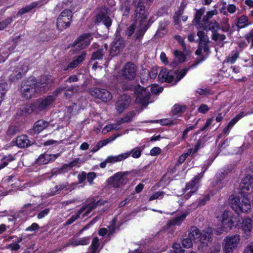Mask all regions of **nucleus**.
Returning <instances> with one entry per match:
<instances>
[{"mask_svg":"<svg viewBox=\"0 0 253 253\" xmlns=\"http://www.w3.org/2000/svg\"><path fill=\"white\" fill-rule=\"evenodd\" d=\"M140 79L142 83H145L151 80L150 72L147 69H142L140 73Z\"/></svg>","mask_w":253,"mask_h":253,"instance_id":"e433bc0d","label":"nucleus"},{"mask_svg":"<svg viewBox=\"0 0 253 253\" xmlns=\"http://www.w3.org/2000/svg\"><path fill=\"white\" fill-rule=\"evenodd\" d=\"M165 193L162 191H158L156 193H155L154 194H153L149 198V201H152L154 200H156L157 199H162Z\"/></svg>","mask_w":253,"mask_h":253,"instance_id":"603ef678","label":"nucleus"},{"mask_svg":"<svg viewBox=\"0 0 253 253\" xmlns=\"http://www.w3.org/2000/svg\"><path fill=\"white\" fill-rule=\"evenodd\" d=\"M128 152L129 153V155L132 154V157L133 158H138L141 156L142 149L140 147H136Z\"/></svg>","mask_w":253,"mask_h":253,"instance_id":"c03bdc74","label":"nucleus"},{"mask_svg":"<svg viewBox=\"0 0 253 253\" xmlns=\"http://www.w3.org/2000/svg\"><path fill=\"white\" fill-rule=\"evenodd\" d=\"M55 78L51 75L43 76L40 82L37 83L38 89L40 92H45L54 83Z\"/></svg>","mask_w":253,"mask_h":253,"instance_id":"9b49d317","label":"nucleus"},{"mask_svg":"<svg viewBox=\"0 0 253 253\" xmlns=\"http://www.w3.org/2000/svg\"><path fill=\"white\" fill-rule=\"evenodd\" d=\"M129 156V152H126L116 156H109L106 158L108 163L113 164L121 162Z\"/></svg>","mask_w":253,"mask_h":253,"instance_id":"412c9836","label":"nucleus"},{"mask_svg":"<svg viewBox=\"0 0 253 253\" xmlns=\"http://www.w3.org/2000/svg\"><path fill=\"white\" fill-rule=\"evenodd\" d=\"M132 5L135 8L136 17H138L136 19L137 24L138 23V29L134 35L135 40H138L143 36L148 28L146 23L147 16L144 14L143 0H133Z\"/></svg>","mask_w":253,"mask_h":253,"instance_id":"f257e3e1","label":"nucleus"},{"mask_svg":"<svg viewBox=\"0 0 253 253\" xmlns=\"http://www.w3.org/2000/svg\"><path fill=\"white\" fill-rule=\"evenodd\" d=\"M16 145L20 148H24L29 145V141L25 135L18 136L15 141Z\"/></svg>","mask_w":253,"mask_h":253,"instance_id":"c756f323","label":"nucleus"},{"mask_svg":"<svg viewBox=\"0 0 253 253\" xmlns=\"http://www.w3.org/2000/svg\"><path fill=\"white\" fill-rule=\"evenodd\" d=\"M130 102L129 96L123 94L121 95L117 99L115 104V109L119 113H122L128 106Z\"/></svg>","mask_w":253,"mask_h":253,"instance_id":"f8f14e48","label":"nucleus"},{"mask_svg":"<svg viewBox=\"0 0 253 253\" xmlns=\"http://www.w3.org/2000/svg\"><path fill=\"white\" fill-rule=\"evenodd\" d=\"M203 14V11L202 10H199L197 11L195 16V21L197 24L200 23V20Z\"/></svg>","mask_w":253,"mask_h":253,"instance_id":"0e129e2a","label":"nucleus"},{"mask_svg":"<svg viewBox=\"0 0 253 253\" xmlns=\"http://www.w3.org/2000/svg\"><path fill=\"white\" fill-rule=\"evenodd\" d=\"M137 23L135 21V22L133 24H132L131 25H130L127 29L126 31V35L128 37H130L132 34L134 33L135 28L136 26Z\"/></svg>","mask_w":253,"mask_h":253,"instance_id":"6e6d98bb","label":"nucleus"},{"mask_svg":"<svg viewBox=\"0 0 253 253\" xmlns=\"http://www.w3.org/2000/svg\"><path fill=\"white\" fill-rule=\"evenodd\" d=\"M42 4L41 2L38 1V2H34L31 3L30 5H27L25 6V7L22 8L20 9L19 11L17 13L18 15H22L30 10H31L34 8L37 7V6H41Z\"/></svg>","mask_w":253,"mask_h":253,"instance_id":"c85d7f7f","label":"nucleus"},{"mask_svg":"<svg viewBox=\"0 0 253 253\" xmlns=\"http://www.w3.org/2000/svg\"><path fill=\"white\" fill-rule=\"evenodd\" d=\"M222 225L225 229H231L234 221L232 219V214L228 211H225L222 213Z\"/></svg>","mask_w":253,"mask_h":253,"instance_id":"f3484780","label":"nucleus"},{"mask_svg":"<svg viewBox=\"0 0 253 253\" xmlns=\"http://www.w3.org/2000/svg\"><path fill=\"white\" fill-rule=\"evenodd\" d=\"M241 241V237L239 235L235 234L226 236L222 243V251L223 253H233L238 247Z\"/></svg>","mask_w":253,"mask_h":253,"instance_id":"39448f33","label":"nucleus"},{"mask_svg":"<svg viewBox=\"0 0 253 253\" xmlns=\"http://www.w3.org/2000/svg\"><path fill=\"white\" fill-rule=\"evenodd\" d=\"M23 111L27 114H30L34 111L38 112L35 107V102L34 104L26 105L24 107Z\"/></svg>","mask_w":253,"mask_h":253,"instance_id":"a18cd8bd","label":"nucleus"},{"mask_svg":"<svg viewBox=\"0 0 253 253\" xmlns=\"http://www.w3.org/2000/svg\"><path fill=\"white\" fill-rule=\"evenodd\" d=\"M85 56L86 53L84 52H82L76 58L69 62L67 66L66 67L65 66L64 70L65 71H71L75 68L84 60Z\"/></svg>","mask_w":253,"mask_h":253,"instance_id":"6ab92c4d","label":"nucleus"},{"mask_svg":"<svg viewBox=\"0 0 253 253\" xmlns=\"http://www.w3.org/2000/svg\"><path fill=\"white\" fill-rule=\"evenodd\" d=\"M158 78L160 82L170 83L174 78L173 72L169 71L167 69H163L158 75Z\"/></svg>","mask_w":253,"mask_h":253,"instance_id":"aec40b11","label":"nucleus"},{"mask_svg":"<svg viewBox=\"0 0 253 253\" xmlns=\"http://www.w3.org/2000/svg\"><path fill=\"white\" fill-rule=\"evenodd\" d=\"M217 14V11L216 9L208 11L207 13V14L203 17V20L204 22H207L210 19H211L213 15H215Z\"/></svg>","mask_w":253,"mask_h":253,"instance_id":"8fccbe9b","label":"nucleus"},{"mask_svg":"<svg viewBox=\"0 0 253 253\" xmlns=\"http://www.w3.org/2000/svg\"><path fill=\"white\" fill-rule=\"evenodd\" d=\"M151 90L152 92H153V93L157 94L163 91V87L159 86L157 85L154 84L152 85L151 87Z\"/></svg>","mask_w":253,"mask_h":253,"instance_id":"680f3d73","label":"nucleus"},{"mask_svg":"<svg viewBox=\"0 0 253 253\" xmlns=\"http://www.w3.org/2000/svg\"><path fill=\"white\" fill-rule=\"evenodd\" d=\"M220 29H221L223 32L228 33V35H231V28L230 25L229 23V19L227 17H225L220 22Z\"/></svg>","mask_w":253,"mask_h":253,"instance_id":"393cba45","label":"nucleus"},{"mask_svg":"<svg viewBox=\"0 0 253 253\" xmlns=\"http://www.w3.org/2000/svg\"><path fill=\"white\" fill-rule=\"evenodd\" d=\"M115 225V219H114L111 222V224L108 227V229H109L108 236H112L113 234V233L115 232V231L116 229Z\"/></svg>","mask_w":253,"mask_h":253,"instance_id":"bf43d9fd","label":"nucleus"},{"mask_svg":"<svg viewBox=\"0 0 253 253\" xmlns=\"http://www.w3.org/2000/svg\"><path fill=\"white\" fill-rule=\"evenodd\" d=\"M242 228L246 232L249 233L251 232L252 228V221L250 218L247 217L243 219Z\"/></svg>","mask_w":253,"mask_h":253,"instance_id":"473e14b6","label":"nucleus"},{"mask_svg":"<svg viewBox=\"0 0 253 253\" xmlns=\"http://www.w3.org/2000/svg\"><path fill=\"white\" fill-rule=\"evenodd\" d=\"M85 211V207H82L79 211H78V213L76 215H72L70 218L68 219L66 222L67 224H70L72 223L74 221H75L76 219H77L79 217L80 214L83 212Z\"/></svg>","mask_w":253,"mask_h":253,"instance_id":"58836bf2","label":"nucleus"},{"mask_svg":"<svg viewBox=\"0 0 253 253\" xmlns=\"http://www.w3.org/2000/svg\"><path fill=\"white\" fill-rule=\"evenodd\" d=\"M209 29L213 33L217 31V29H220V25L216 20H213L210 22L209 24Z\"/></svg>","mask_w":253,"mask_h":253,"instance_id":"a19ab883","label":"nucleus"},{"mask_svg":"<svg viewBox=\"0 0 253 253\" xmlns=\"http://www.w3.org/2000/svg\"><path fill=\"white\" fill-rule=\"evenodd\" d=\"M55 100V97L49 95L45 98H41L35 102V107L37 111H42L45 110L49 106L51 105Z\"/></svg>","mask_w":253,"mask_h":253,"instance_id":"ddd939ff","label":"nucleus"},{"mask_svg":"<svg viewBox=\"0 0 253 253\" xmlns=\"http://www.w3.org/2000/svg\"><path fill=\"white\" fill-rule=\"evenodd\" d=\"M103 55V50L99 49L96 52H94L92 53L91 58L92 59H100L102 58Z\"/></svg>","mask_w":253,"mask_h":253,"instance_id":"5fc2aeb1","label":"nucleus"},{"mask_svg":"<svg viewBox=\"0 0 253 253\" xmlns=\"http://www.w3.org/2000/svg\"><path fill=\"white\" fill-rule=\"evenodd\" d=\"M125 46V43L123 39L121 37H117L113 41L111 52L113 55H116L121 51Z\"/></svg>","mask_w":253,"mask_h":253,"instance_id":"dca6fc26","label":"nucleus"},{"mask_svg":"<svg viewBox=\"0 0 253 253\" xmlns=\"http://www.w3.org/2000/svg\"><path fill=\"white\" fill-rule=\"evenodd\" d=\"M188 237L191 238L195 243H200L201 245L199 249L207 247L208 243L212 239V230L210 228H207L201 232L196 226H192L188 231Z\"/></svg>","mask_w":253,"mask_h":253,"instance_id":"f03ea898","label":"nucleus"},{"mask_svg":"<svg viewBox=\"0 0 253 253\" xmlns=\"http://www.w3.org/2000/svg\"><path fill=\"white\" fill-rule=\"evenodd\" d=\"M135 115V113L134 112L128 113L125 117L121 119L120 121V123H128L130 122Z\"/></svg>","mask_w":253,"mask_h":253,"instance_id":"79ce46f5","label":"nucleus"},{"mask_svg":"<svg viewBox=\"0 0 253 253\" xmlns=\"http://www.w3.org/2000/svg\"><path fill=\"white\" fill-rule=\"evenodd\" d=\"M96 173L94 172H91L87 174V179L90 184L93 183V180L96 177Z\"/></svg>","mask_w":253,"mask_h":253,"instance_id":"338daca9","label":"nucleus"},{"mask_svg":"<svg viewBox=\"0 0 253 253\" xmlns=\"http://www.w3.org/2000/svg\"><path fill=\"white\" fill-rule=\"evenodd\" d=\"M250 23L249 22L248 18L246 15H242L241 17L237 18V26L239 28H244L245 27L249 25Z\"/></svg>","mask_w":253,"mask_h":253,"instance_id":"7c9ffc66","label":"nucleus"},{"mask_svg":"<svg viewBox=\"0 0 253 253\" xmlns=\"http://www.w3.org/2000/svg\"><path fill=\"white\" fill-rule=\"evenodd\" d=\"M193 241L191 238L188 237L187 238L184 239L182 241V244L184 248H190L193 245Z\"/></svg>","mask_w":253,"mask_h":253,"instance_id":"3c124183","label":"nucleus"},{"mask_svg":"<svg viewBox=\"0 0 253 253\" xmlns=\"http://www.w3.org/2000/svg\"><path fill=\"white\" fill-rule=\"evenodd\" d=\"M100 201H98L95 202V201H93L90 204L86 205L83 207H85V210L86 209V211L84 214V216H85L87 215L93 209H95L97 205L99 204Z\"/></svg>","mask_w":253,"mask_h":253,"instance_id":"c9c22d12","label":"nucleus"},{"mask_svg":"<svg viewBox=\"0 0 253 253\" xmlns=\"http://www.w3.org/2000/svg\"><path fill=\"white\" fill-rule=\"evenodd\" d=\"M99 243V240L97 237H95L93 238L92 244L91 245V250L92 251H94L96 252L98 248Z\"/></svg>","mask_w":253,"mask_h":253,"instance_id":"4d7b16f0","label":"nucleus"},{"mask_svg":"<svg viewBox=\"0 0 253 253\" xmlns=\"http://www.w3.org/2000/svg\"><path fill=\"white\" fill-rule=\"evenodd\" d=\"M89 237H84L79 240L73 238L68 243L64 245V247H67L69 246L75 247L79 245H86L89 243Z\"/></svg>","mask_w":253,"mask_h":253,"instance_id":"4be33fe9","label":"nucleus"},{"mask_svg":"<svg viewBox=\"0 0 253 253\" xmlns=\"http://www.w3.org/2000/svg\"><path fill=\"white\" fill-rule=\"evenodd\" d=\"M205 57H202L200 59H198L195 63L191 65L188 68H184L182 70L180 71L177 75L175 79V82H178L180 79H181L186 74L188 70L192 67H194L197 66L199 63L203 61L205 59Z\"/></svg>","mask_w":253,"mask_h":253,"instance_id":"b1692460","label":"nucleus"},{"mask_svg":"<svg viewBox=\"0 0 253 253\" xmlns=\"http://www.w3.org/2000/svg\"><path fill=\"white\" fill-rule=\"evenodd\" d=\"M167 24L165 21L160 22L156 35L158 37L165 35L167 33Z\"/></svg>","mask_w":253,"mask_h":253,"instance_id":"f704fd0d","label":"nucleus"},{"mask_svg":"<svg viewBox=\"0 0 253 253\" xmlns=\"http://www.w3.org/2000/svg\"><path fill=\"white\" fill-rule=\"evenodd\" d=\"M92 39L91 35L85 33L80 36L74 42V48L76 50H81L87 46Z\"/></svg>","mask_w":253,"mask_h":253,"instance_id":"9d476101","label":"nucleus"},{"mask_svg":"<svg viewBox=\"0 0 253 253\" xmlns=\"http://www.w3.org/2000/svg\"><path fill=\"white\" fill-rule=\"evenodd\" d=\"M174 39L181 45L183 51H184L186 54H187L188 53L186 51V44L184 42L183 38L179 35H176L174 36Z\"/></svg>","mask_w":253,"mask_h":253,"instance_id":"de8ad7c7","label":"nucleus"},{"mask_svg":"<svg viewBox=\"0 0 253 253\" xmlns=\"http://www.w3.org/2000/svg\"><path fill=\"white\" fill-rule=\"evenodd\" d=\"M184 11V7H181L177 12H175L174 16V22L175 24L179 23V18L180 16L183 14Z\"/></svg>","mask_w":253,"mask_h":253,"instance_id":"864d4df0","label":"nucleus"},{"mask_svg":"<svg viewBox=\"0 0 253 253\" xmlns=\"http://www.w3.org/2000/svg\"><path fill=\"white\" fill-rule=\"evenodd\" d=\"M135 92L139 94L140 96L136 98L143 106L146 107L149 103L150 94L147 92L146 88L138 86L135 90Z\"/></svg>","mask_w":253,"mask_h":253,"instance_id":"4468645a","label":"nucleus"},{"mask_svg":"<svg viewBox=\"0 0 253 253\" xmlns=\"http://www.w3.org/2000/svg\"><path fill=\"white\" fill-rule=\"evenodd\" d=\"M136 66L132 63L128 62L118 72L116 76V79L119 83H125L127 81H132L136 77Z\"/></svg>","mask_w":253,"mask_h":253,"instance_id":"7ed1b4c3","label":"nucleus"},{"mask_svg":"<svg viewBox=\"0 0 253 253\" xmlns=\"http://www.w3.org/2000/svg\"><path fill=\"white\" fill-rule=\"evenodd\" d=\"M185 109V106H180L179 105H175L172 111L173 115H176L179 113H182L184 111Z\"/></svg>","mask_w":253,"mask_h":253,"instance_id":"09e8293b","label":"nucleus"},{"mask_svg":"<svg viewBox=\"0 0 253 253\" xmlns=\"http://www.w3.org/2000/svg\"><path fill=\"white\" fill-rule=\"evenodd\" d=\"M229 200L232 208L237 212L239 211L248 212L251 210L250 201L246 197L243 196L240 198L237 196L231 195Z\"/></svg>","mask_w":253,"mask_h":253,"instance_id":"20e7f679","label":"nucleus"},{"mask_svg":"<svg viewBox=\"0 0 253 253\" xmlns=\"http://www.w3.org/2000/svg\"><path fill=\"white\" fill-rule=\"evenodd\" d=\"M103 88L91 87L89 89V93L92 96L99 99V96Z\"/></svg>","mask_w":253,"mask_h":253,"instance_id":"ea45409f","label":"nucleus"},{"mask_svg":"<svg viewBox=\"0 0 253 253\" xmlns=\"http://www.w3.org/2000/svg\"><path fill=\"white\" fill-rule=\"evenodd\" d=\"M79 162V159L76 158L74 159L73 161L71 162L70 163L68 164H64L61 168L57 169L55 171L53 172L54 173H61L62 172L63 170H68L74 167H75L78 165Z\"/></svg>","mask_w":253,"mask_h":253,"instance_id":"a878e982","label":"nucleus"},{"mask_svg":"<svg viewBox=\"0 0 253 253\" xmlns=\"http://www.w3.org/2000/svg\"><path fill=\"white\" fill-rule=\"evenodd\" d=\"M246 38L248 41V42H252V47L253 46V29L246 36Z\"/></svg>","mask_w":253,"mask_h":253,"instance_id":"774afa93","label":"nucleus"},{"mask_svg":"<svg viewBox=\"0 0 253 253\" xmlns=\"http://www.w3.org/2000/svg\"><path fill=\"white\" fill-rule=\"evenodd\" d=\"M72 12L69 9L63 10L58 16L56 25L57 28L62 30L69 27L72 21Z\"/></svg>","mask_w":253,"mask_h":253,"instance_id":"6e6552de","label":"nucleus"},{"mask_svg":"<svg viewBox=\"0 0 253 253\" xmlns=\"http://www.w3.org/2000/svg\"><path fill=\"white\" fill-rule=\"evenodd\" d=\"M253 183V177L251 175H247L242 178L240 185L241 190H249L250 186Z\"/></svg>","mask_w":253,"mask_h":253,"instance_id":"5701e85b","label":"nucleus"},{"mask_svg":"<svg viewBox=\"0 0 253 253\" xmlns=\"http://www.w3.org/2000/svg\"><path fill=\"white\" fill-rule=\"evenodd\" d=\"M112 98V95L110 92L107 90L103 88L99 96V99L101 100L103 102H106L110 101Z\"/></svg>","mask_w":253,"mask_h":253,"instance_id":"72a5a7b5","label":"nucleus"},{"mask_svg":"<svg viewBox=\"0 0 253 253\" xmlns=\"http://www.w3.org/2000/svg\"><path fill=\"white\" fill-rule=\"evenodd\" d=\"M220 251V246L219 244H215L210 248L209 253H219Z\"/></svg>","mask_w":253,"mask_h":253,"instance_id":"e2e57ef3","label":"nucleus"},{"mask_svg":"<svg viewBox=\"0 0 253 253\" xmlns=\"http://www.w3.org/2000/svg\"><path fill=\"white\" fill-rule=\"evenodd\" d=\"M96 20L98 22L102 21L104 24L108 28L112 24V21L110 18L105 15L98 14L96 17Z\"/></svg>","mask_w":253,"mask_h":253,"instance_id":"2f4dec72","label":"nucleus"},{"mask_svg":"<svg viewBox=\"0 0 253 253\" xmlns=\"http://www.w3.org/2000/svg\"><path fill=\"white\" fill-rule=\"evenodd\" d=\"M172 249L175 253H184V250L182 249L180 245L177 243L173 244Z\"/></svg>","mask_w":253,"mask_h":253,"instance_id":"13d9d810","label":"nucleus"},{"mask_svg":"<svg viewBox=\"0 0 253 253\" xmlns=\"http://www.w3.org/2000/svg\"><path fill=\"white\" fill-rule=\"evenodd\" d=\"M48 125L49 124L47 122L42 120H39L34 125V130L36 133H39L47 127Z\"/></svg>","mask_w":253,"mask_h":253,"instance_id":"bb28decb","label":"nucleus"},{"mask_svg":"<svg viewBox=\"0 0 253 253\" xmlns=\"http://www.w3.org/2000/svg\"><path fill=\"white\" fill-rule=\"evenodd\" d=\"M38 89L37 84L34 80L24 81L21 87L22 96L26 99L31 98Z\"/></svg>","mask_w":253,"mask_h":253,"instance_id":"423d86ee","label":"nucleus"},{"mask_svg":"<svg viewBox=\"0 0 253 253\" xmlns=\"http://www.w3.org/2000/svg\"><path fill=\"white\" fill-rule=\"evenodd\" d=\"M60 156V154L54 155L44 153L41 154L37 159L36 162L39 165H45L54 161Z\"/></svg>","mask_w":253,"mask_h":253,"instance_id":"a211bd4d","label":"nucleus"},{"mask_svg":"<svg viewBox=\"0 0 253 253\" xmlns=\"http://www.w3.org/2000/svg\"><path fill=\"white\" fill-rule=\"evenodd\" d=\"M202 177L199 175L195 176L193 179L186 185L185 188L183 190L184 192H186L190 190V191L187 192L185 195L186 199L189 198L192 194L196 192L198 189L196 184L199 182L200 179Z\"/></svg>","mask_w":253,"mask_h":253,"instance_id":"2eb2a0df","label":"nucleus"},{"mask_svg":"<svg viewBox=\"0 0 253 253\" xmlns=\"http://www.w3.org/2000/svg\"><path fill=\"white\" fill-rule=\"evenodd\" d=\"M80 90V86L78 85H72L71 86H62L57 88L53 94L57 96L62 91H64V95L67 98L71 97L74 94L77 93Z\"/></svg>","mask_w":253,"mask_h":253,"instance_id":"1a4fd4ad","label":"nucleus"},{"mask_svg":"<svg viewBox=\"0 0 253 253\" xmlns=\"http://www.w3.org/2000/svg\"><path fill=\"white\" fill-rule=\"evenodd\" d=\"M225 35L223 34H220L217 32V31H214L213 32L211 36V39L216 42H222L226 39Z\"/></svg>","mask_w":253,"mask_h":253,"instance_id":"4c0bfd02","label":"nucleus"},{"mask_svg":"<svg viewBox=\"0 0 253 253\" xmlns=\"http://www.w3.org/2000/svg\"><path fill=\"white\" fill-rule=\"evenodd\" d=\"M174 55L179 62H183L185 60V55L183 53L176 50L174 52Z\"/></svg>","mask_w":253,"mask_h":253,"instance_id":"49530a36","label":"nucleus"},{"mask_svg":"<svg viewBox=\"0 0 253 253\" xmlns=\"http://www.w3.org/2000/svg\"><path fill=\"white\" fill-rule=\"evenodd\" d=\"M187 215V213H183L179 215H178L169 220L168 222V224L169 226L179 225L184 220Z\"/></svg>","mask_w":253,"mask_h":253,"instance_id":"cd10ccee","label":"nucleus"},{"mask_svg":"<svg viewBox=\"0 0 253 253\" xmlns=\"http://www.w3.org/2000/svg\"><path fill=\"white\" fill-rule=\"evenodd\" d=\"M209 110V108L206 104H202L198 109V111L201 113H206Z\"/></svg>","mask_w":253,"mask_h":253,"instance_id":"69168bd1","label":"nucleus"},{"mask_svg":"<svg viewBox=\"0 0 253 253\" xmlns=\"http://www.w3.org/2000/svg\"><path fill=\"white\" fill-rule=\"evenodd\" d=\"M12 22V19L8 18L0 22V30L4 29L9 24Z\"/></svg>","mask_w":253,"mask_h":253,"instance_id":"052dcab7","label":"nucleus"},{"mask_svg":"<svg viewBox=\"0 0 253 253\" xmlns=\"http://www.w3.org/2000/svg\"><path fill=\"white\" fill-rule=\"evenodd\" d=\"M239 57V53L236 51L235 53H232L231 55H229L226 59L225 61L229 63H234L237 58Z\"/></svg>","mask_w":253,"mask_h":253,"instance_id":"37998d69","label":"nucleus"},{"mask_svg":"<svg viewBox=\"0 0 253 253\" xmlns=\"http://www.w3.org/2000/svg\"><path fill=\"white\" fill-rule=\"evenodd\" d=\"M129 173V171H125L115 173L107 180L108 185L114 188L120 187L127 182V179L126 176Z\"/></svg>","mask_w":253,"mask_h":253,"instance_id":"0eeeda50","label":"nucleus"}]
</instances>
